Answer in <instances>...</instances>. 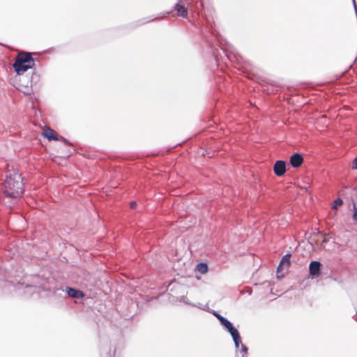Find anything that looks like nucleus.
<instances>
[{
    "label": "nucleus",
    "mask_w": 357,
    "mask_h": 357,
    "mask_svg": "<svg viewBox=\"0 0 357 357\" xmlns=\"http://www.w3.org/2000/svg\"><path fill=\"white\" fill-rule=\"evenodd\" d=\"M342 200L340 198L337 199L335 201V206H334V208H337V206H340L342 204Z\"/></svg>",
    "instance_id": "f3484780"
},
{
    "label": "nucleus",
    "mask_w": 357,
    "mask_h": 357,
    "mask_svg": "<svg viewBox=\"0 0 357 357\" xmlns=\"http://www.w3.org/2000/svg\"><path fill=\"white\" fill-rule=\"evenodd\" d=\"M23 179L21 174L14 169L8 170L3 182V194L6 197L16 199L24 191Z\"/></svg>",
    "instance_id": "f257e3e1"
},
{
    "label": "nucleus",
    "mask_w": 357,
    "mask_h": 357,
    "mask_svg": "<svg viewBox=\"0 0 357 357\" xmlns=\"http://www.w3.org/2000/svg\"><path fill=\"white\" fill-rule=\"evenodd\" d=\"M354 219L357 222V211L354 212Z\"/></svg>",
    "instance_id": "4be33fe9"
},
{
    "label": "nucleus",
    "mask_w": 357,
    "mask_h": 357,
    "mask_svg": "<svg viewBox=\"0 0 357 357\" xmlns=\"http://www.w3.org/2000/svg\"><path fill=\"white\" fill-rule=\"evenodd\" d=\"M35 60L31 52H19L13 64L15 72L17 75H21L29 69H33L35 66Z\"/></svg>",
    "instance_id": "7ed1b4c3"
},
{
    "label": "nucleus",
    "mask_w": 357,
    "mask_h": 357,
    "mask_svg": "<svg viewBox=\"0 0 357 357\" xmlns=\"http://www.w3.org/2000/svg\"><path fill=\"white\" fill-rule=\"evenodd\" d=\"M178 301L180 302H183L185 303V304H188V305H193V306H195V305L193 304H191L190 302H188V299H187V297L185 296H181L178 298Z\"/></svg>",
    "instance_id": "dca6fc26"
},
{
    "label": "nucleus",
    "mask_w": 357,
    "mask_h": 357,
    "mask_svg": "<svg viewBox=\"0 0 357 357\" xmlns=\"http://www.w3.org/2000/svg\"><path fill=\"white\" fill-rule=\"evenodd\" d=\"M157 18H158V17H153V18H151V17L144 18V19L140 20L139 25L148 23V22H151V21H153V20H154L155 19H157Z\"/></svg>",
    "instance_id": "2eb2a0df"
},
{
    "label": "nucleus",
    "mask_w": 357,
    "mask_h": 357,
    "mask_svg": "<svg viewBox=\"0 0 357 357\" xmlns=\"http://www.w3.org/2000/svg\"><path fill=\"white\" fill-rule=\"evenodd\" d=\"M66 292L70 297L74 298H82L84 296L83 291L73 287H67Z\"/></svg>",
    "instance_id": "1a4fd4ad"
},
{
    "label": "nucleus",
    "mask_w": 357,
    "mask_h": 357,
    "mask_svg": "<svg viewBox=\"0 0 357 357\" xmlns=\"http://www.w3.org/2000/svg\"><path fill=\"white\" fill-rule=\"evenodd\" d=\"M240 352L242 354V357H244V354H245V345L243 344H241V349Z\"/></svg>",
    "instance_id": "a211bd4d"
},
{
    "label": "nucleus",
    "mask_w": 357,
    "mask_h": 357,
    "mask_svg": "<svg viewBox=\"0 0 357 357\" xmlns=\"http://www.w3.org/2000/svg\"><path fill=\"white\" fill-rule=\"evenodd\" d=\"M43 135L44 137L48 139V141H58L59 140V137L54 134V132L52 129L50 128H46L43 132Z\"/></svg>",
    "instance_id": "9d476101"
},
{
    "label": "nucleus",
    "mask_w": 357,
    "mask_h": 357,
    "mask_svg": "<svg viewBox=\"0 0 357 357\" xmlns=\"http://www.w3.org/2000/svg\"><path fill=\"white\" fill-rule=\"evenodd\" d=\"M321 264L319 261H313L310 264V274L313 276H319L320 274Z\"/></svg>",
    "instance_id": "6e6552de"
},
{
    "label": "nucleus",
    "mask_w": 357,
    "mask_h": 357,
    "mask_svg": "<svg viewBox=\"0 0 357 357\" xmlns=\"http://www.w3.org/2000/svg\"><path fill=\"white\" fill-rule=\"evenodd\" d=\"M290 258H291L290 254H287L282 257V258L279 264V266L278 267V269H277V274L278 275L280 274L283 275V271H287V269L289 268V266L291 265Z\"/></svg>",
    "instance_id": "39448f33"
},
{
    "label": "nucleus",
    "mask_w": 357,
    "mask_h": 357,
    "mask_svg": "<svg viewBox=\"0 0 357 357\" xmlns=\"http://www.w3.org/2000/svg\"><path fill=\"white\" fill-rule=\"evenodd\" d=\"M137 206L136 202H130V208H135Z\"/></svg>",
    "instance_id": "412c9836"
},
{
    "label": "nucleus",
    "mask_w": 357,
    "mask_h": 357,
    "mask_svg": "<svg viewBox=\"0 0 357 357\" xmlns=\"http://www.w3.org/2000/svg\"><path fill=\"white\" fill-rule=\"evenodd\" d=\"M273 171L275 175L278 176H281L284 174L286 172V164L285 162L282 160H278L275 162Z\"/></svg>",
    "instance_id": "423d86ee"
},
{
    "label": "nucleus",
    "mask_w": 357,
    "mask_h": 357,
    "mask_svg": "<svg viewBox=\"0 0 357 357\" xmlns=\"http://www.w3.org/2000/svg\"><path fill=\"white\" fill-rule=\"evenodd\" d=\"M39 80L40 75L36 72H33L30 79L31 86L36 85L39 82Z\"/></svg>",
    "instance_id": "ddd939ff"
},
{
    "label": "nucleus",
    "mask_w": 357,
    "mask_h": 357,
    "mask_svg": "<svg viewBox=\"0 0 357 357\" xmlns=\"http://www.w3.org/2000/svg\"><path fill=\"white\" fill-rule=\"evenodd\" d=\"M353 168L357 169V157L354 160Z\"/></svg>",
    "instance_id": "aec40b11"
},
{
    "label": "nucleus",
    "mask_w": 357,
    "mask_h": 357,
    "mask_svg": "<svg viewBox=\"0 0 357 357\" xmlns=\"http://www.w3.org/2000/svg\"><path fill=\"white\" fill-rule=\"evenodd\" d=\"M197 269L199 273H200L202 274H204V273H207L208 267L207 264L204 263V262H200L197 265Z\"/></svg>",
    "instance_id": "f8f14e48"
},
{
    "label": "nucleus",
    "mask_w": 357,
    "mask_h": 357,
    "mask_svg": "<svg viewBox=\"0 0 357 357\" xmlns=\"http://www.w3.org/2000/svg\"><path fill=\"white\" fill-rule=\"evenodd\" d=\"M212 314L218 319L223 330L231 335L236 349H238L241 343V337L238 331L233 326L232 323L229 320L219 314L218 312L213 311Z\"/></svg>",
    "instance_id": "20e7f679"
},
{
    "label": "nucleus",
    "mask_w": 357,
    "mask_h": 357,
    "mask_svg": "<svg viewBox=\"0 0 357 357\" xmlns=\"http://www.w3.org/2000/svg\"><path fill=\"white\" fill-rule=\"evenodd\" d=\"M303 162V158L299 153H294L290 157V163L294 167H299Z\"/></svg>",
    "instance_id": "0eeeda50"
},
{
    "label": "nucleus",
    "mask_w": 357,
    "mask_h": 357,
    "mask_svg": "<svg viewBox=\"0 0 357 357\" xmlns=\"http://www.w3.org/2000/svg\"><path fill=\"white\" fill-rule=\"evenodd\" d=\"M33 284L27 285L26 287H42V284H40L39 281V277L36 275L33 277Z\"/></svg>",
    "instance_id": "4468645a"
},
{
    "label": "nucleus",
    "mask_w": 357,
    "mask_h": 357,
    "mask_svg": "<svg viewBox=\"0 0 357 357\" xmlns=\"http://www.w3.org/2000/svg\"><path fill=\"white\" fill-rule=\"evenodd\" d=\"M181 0H178V1H181Z\"/></svg>",
    "instance_id": "5701e85b"
},
{
    "label": "nucleus",
    "mask_w": 357,
    "mask_h": 357,
    "mask_svg": "<svg viewBox=\"0 0 357 357\" xmlns=\"http://www.w3.org/2000/svg\"><path fill=\"white\" fill-rule=\"evenodd\" d=\"M174 10L177 12L178 15L183 18L188 17V10L183 5L176 3L174 6Z\"/></svg>",
    "instance_id": "9b49d317"
},
{
    "label": "nucleus",
    "mask_w": 357,
    "mask_h": 357,
    "mask_svg": "<svg viewBox=\"0 0 357 357\" xmlns=\"http://www.w3.org/2000/svg\"><path fill=\"white\" fill-rule=\"evenodd\" d=\"M59 140H61V141L65 143V144H67V145H69V144H70L69 141H68V140H67L66 139H65L64 137H61H61H60V138H59Z\"/></svg>",
    "instance_id": "6ab92c4d"
},
{
    "label": "nucleus",
    "mask_w": 357,
    "mask_h": 357,
    "mask_svg": "<svg viewBox=\"0 0 357 357\" xmlns=\"http://www.w3.org/2000/svg\"><path fill=\"white\" fill-rule=\"evenodd\" d=\"M218 46L220 51L213 52V55L217 63L222 62L227 64V61L231 63L241 64L243 63V58L238 52L230 49L229 45L224 43L223 40L218 38Z\"/></svg>",
    "instance_id": "f03ea898"
}]
</instances>
